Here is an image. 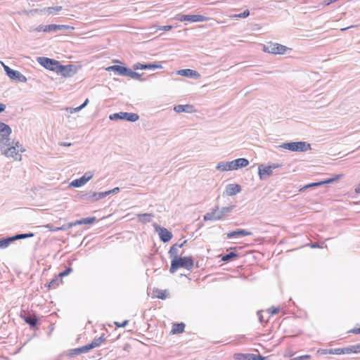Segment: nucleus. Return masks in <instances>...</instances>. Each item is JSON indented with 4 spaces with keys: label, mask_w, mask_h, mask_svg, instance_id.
Here are the masks:
<instances>
[{
    "label": "nucleus",
    "mask_w": 360,
    "mask_h": 360,
    "mask_svg": "<svg viewBox=\"0 0 360 360\" xmlns=\"http://www.w3.org/2000/svg\"><path fill=\"white\" fill-rule=\"evenodd\" d=\"M72 271V269L69 266L66 268L64 271H61L58 274V277L60 278V279L68 275H69Z\"/></svg>",
    "instance_id": "obj_44"
},
{
    "label": "nucleus",
    "mask_w": 360,
    "mask_h": 360,
    "mask_svg": "<svg viewBox=\"0 0 360 360\" xmlns=\"http://www.w3.org/2000/svg\"><path fill=\"white\" fill-rule=\"evenodd\" d=\"M46 227L51 231H65L68 229V227H67V224L63 225L61 226H54L52 224H49L46 225Z\"/></svg>",
    "instance_id": "obj_34"
},
{
    "label": "nucleus",
    "mask_w": 360,
    "mask_h": 360,
    "mask_svg": "<svg viewBox=\"0 0 360 360\" xmlns=\"http://www.w3.org/2000/svg\"><path fill=\"white\" fill-rule=\"evenodd\" d=\"M66 110L68 112L72 114L75 112H77L82 110V109L80 106H78L77 108H68Z\"/></svg>",
    "instance_id": "obj_50"
},
{
    "label": "nucleus",
    "mask_w": 360,
    "mask_h": 360,
    "mask_svg": "<svg viewBox=\"0 0 360 360\" xmlns=\"http://www.w3.org/2000/svg\"><path fill=\"white\" fill-rule=\"evenodd\" d=\"M77 197L79 200L86 201L89 202H94L100 199L103 198V195L101 192H81L78 193Z\"/></svg>",
    "instance_id": "obj_9"
},
{
    "label": "nucleus",
    "mask_w": 360,
    "mask_h": 360,
    "mask_svg": "<svg viewBox=\"0 0 360 360\" xmlns=\"http://www.w3.org/2000/svg\"><path fill=\"white\" fill-rule=\"evenodd\" d=\"M37 32H46V25H40L34 29Z\"/></svg>",
    "instance_id": "obj_51"
},
{
    "label": "nucleus",
    "mask_w": 360,
    "mask_h": 360,
    "mask_svg": "<svg viewBox=\"0 0 360 360\" xmlns=\"http://www.w3.org/2000/svg\"><path fill=\"white\" fill-rule=\"evenodd\" d=\"M279 311H280L279 307H272L271 309H269V313L271 314V315L277 314Z\"/></svg>",
    "instance_id": "obj_52"
},
{
    "label": "nucleus",
    "mask_w": 360,
    "mask_h": 360,
    "mask_svg": "<svg viewBox=\"0 0 360 360\" xmlns=\"http://www.w3.org/2000/svg\"><path fill=\"white\" fill-rule=\"evenodd\" d=\"M151 214L144 213L138 215L139 220L143 223H148L150 221Z\"/></svg>",
    "instance_id": "obj_36"
},
{
    "label": "nucleus",
    "mask_w": 360,
    "mask_h": 360,
    "mask_svg": "<svg viewBox=\"0 0 360 360\" xmlns=\"http://www.w3.org/2000/svg\"><path fill=\"white\" fill-rule=\"evenodd\" d=\"M34 234L33 233H19L13 236L14 241L20 239H25L28 238L33 237Z\"/></svg>",
    "instance_id": "obj_35"
},
{
    "label": "nucleus",
    "mask_w": 360,
    "mask_h": 360,
    "mask_svg": "<svg viewBox=\"0 0 360 360\" xmlns=\"http://www.w3.org/2000/svg\"><path fill=\"white\" fill-rule=\"evenodd\" d=\"M279 147L293 152H306L311 148V144L304 141L286 142Z\"/></svg>",
    "instance_id": "obj_4"
},
{
    "label": "nucleus",
    "mask_w": 360,
    "mask_h": 360,
    "mask_svg": "<svg viewBox=\"0 0 360 360\" xmlns=\"http://www.w3.org/2000/svg\"><path fill=\"white\" fill-rule=\"evenodd\" d=\"M177 74L188 78H192L198 79L200 77V75L198 72L191 69H181L177 72Z\"/></svg>",
    "instance_id": "obj_16"
},
{
    "label": "nucleus",
    "mask_w": 360,
    "mask_h": 360,
    "mask_svg": "<svg viewBox=\"0 0 360 360\" xmlns=\"http://www.w3.org/2000/svg\"><path fill=\"white\" fill-rule=\"evenodd\" d=\"M37 61L44 68L56 72L60 62L47 57L40 56L37 58Z\"/></svg>",
    "instance_id": "obj_7"
},
{
    "label": "nucleus",
    "mask_w": 360,
    "mask_h": 360,
    "mask_svg": "<svg viewBox=\"0 0 360 360\" xmlns=\"http://www.w3.org/2000/svg\"><path fill=\"white\" fill-rule=\"evenodd\" d=\"M257 316H258L259 322L260 323H263L264 321L263 316L262 314V311H257Z\"/></svg>",
    "instance_id": "obj_59"
},
{
    "label": "nucleus",
    "mask_w": 360,
    "mask_h": 360,
    "mask_svg": "<svg viewBox=\"0 0 360 360\" xmlns=\"http://www.w3.org/2000/svg\"><path fill=\"white\" fill-rule=\"evenodd\" d=\"M86 182L84 181V179L81 176L79 179H76L72 181L70 184V186L74 188H79L84 186Z\"/></svg>",
    "instance_id": "obj_33"
},
{
    "label": "nucleus",
    "mask_w": 360,
    "mask_h": 360,
    "mask_svg": "<svg viewBox=\"0 0 360 360\" xmlns=\"http://www.w3.org/2000/svg\"><path fill=\"white\" fill-rule=\"evenodd\" d=\"M61 282V279L59 278H53L49 283L48 287L49 288H56L59 283Z\"/></svg>",
    "instance_id": "obj_39"
},
{
    "label": "nucleus",
    "mask_w": 360,
    "mask_h": 360,
    "mask_svg": "<svg viewBox=\"0 0 360 360\" xmlns=\"http://www.w3.org/2000/svg\"><path fill=\"white\" fill-rule=\"evenodd\" d=\"M127 68H128L126 66L114 65L108 66L105 68V70L108 72H114L115 74L118 75L125 76Z\"/></svg>",
    "instance_id": "obj_19"
},
{
    "label": "nucleus",
    "mask_w": 360,
    "mask_h": 360,
    "mask_svg": "<svg viewBox=\"0 0 360 360\" xmlns=\"http://www.w3.org/2000/svg\"><path fill=\"white\" fill-rule=\"evenodd\" d=\"M1 63L2 64L3 67H4V70L6 74V75H8V74H10V72H11V70L13 69H11V68H9L8 65H5L3 62H1Z\"/></svg>",
    "instance_id": "obj_54"
},
{
    "label": "nucleus",
    "mask_w": 360,
    "mask_h": 360,
    "mask_svg": "<svg viewBox=\"0 0 360 360\" xmlns=\"http://www.w3.org/2000/svg\"><path fill=\"white\" fill-rule=\"evenodd\" d=\"M120 191L119 187H115L113 189L109 190L108 191L101 192V194L103 195V198L108 196L110 194H115Z\"/></svg>",
    "instance_id": "obj_43"
},
{
    "label": "nucleus",
    "mask_w": 360,
    "mask_h": 360,
    "mask_svg": "<svg viewBox=\"0 0 360 360\" xmlns=\"http://www.w3.org/2000/svg\"><path fill=\"white\" fill-rule=\"evenodd\" d=\"M249 160L244 158L236 159L230 162H219L216 166V169L219 171H231L237 170L240 168L247 167L249 165Z\"/></svg>",
    "instance_id": "obj_2"
},
{
    "label": "nucleus",
    "mask_w": 360,
    "mask_h": 360,
    "mask_svg": "<svg viewBox=\"0 0 360 360\" xmlns=\"http://www.w3.org/2000/svg\"><path fill=\"white\" fill-rule=\"evenodd\" d=\"M12 130L9 125L0 122V136L1 137L9 136L11 134Z\"/></svg>",
    "instance_id": "obj_24"
},
{
    "label": "nucleus",
    "mask_w": 360,
    "mask_h": 360,
    "mask_svg": "<svg viewBox=\"0 0 360 360\" xmlns=\"http://www.w3.org/2000/svg\"><path fill=\"white\" fill-rule=\"evenodd\" d=\"M14 142L11 141L9 136H4L0 139V150L2 152V149H6V148L13 146Z\"/></svg>",
    "instance_id": "obj_25"
},
{
    "label": "nucleus",
    "mask_w": 360,
    "mask_h": 360,
    "mask_svg": "<svg viewBox=\"0 0 360 360\" xmlns=\"http://www.w3.org/2000/svg\"><path fill=\"white\" fill-rule=\"evenodd\" d=\"M77 225H82V219H79V220H76L74 222H70V223H68L67 224V227H68V229L72 227V226H77Z\"/></svg>",
    "instance_id": "obj_49"
},
{
    "label": "nucleus",
    "mask_w": 360,
    "mask_h": 360,
    "mask_svg": "<svg viewBox=\"0 0 360 360\" xmlns=\"http://www.w3.org/2000/svg\"><path fill=\"white\" fill-rule=\"evenodd\" d=\"M13 242H14L13 236L0 238V249H5L8 248Z\"/></svg>",
    "instance_id": "obj_28"
},
{
    "label": "nucleus",
    "mask_w": 360,
    "mask_h": 360,
    "mask_svg": "<svg viewBox=\"0 0 360 360\" xmlns=\"http://www.w3.org/2000/svg\"><path fill=\"white\" fill-rule=\"evenodd\" d=\"M20 318L28 324L31 328L34 329L37 327L39 323V319L37 316L34 314H31L30 313H24L20 314Z\"/></svg>",
    "instance_id": "obj_12"
},
{
    "label": "nucleus",
    "mask_w": 360,
    "mask_h": 360,
    "mask_svg": "<svg viewBox=\"0 0 360 360\" xmlns=\"http://www.w3.org/2000/svg\"><path fill=\"white\" fill-rule=\"evenodd\" d=\"M6 108V105L4 103H0V113H1L2 112H4Z\"/></svg>",
    "instance_id": "obj_61"
},
{
    "label": "nucleus",
    "mask_w": 360,
    "mask_h": 360,
    "mask_svg": "<svg viewBox=\"0 0 360 360\" xmlns=\"http://www.w3.org/2000/svg\"><path fill=\"white\" fill-rule=\"evenodd\" d=\"M340 176L341 175H335L334 177L326 179L325 180L321 181V182L322 183V185L332 184L338 181Z\"/></svg>",
    "instance_id": "obj_38"
},
{
    "label": "nucleus",
    "mask_w": 360,
    "mask_h": 360,
    "mask_svg": "<svg viewBox=\"0 0 360 360\" xmlns=\"http://www.w3.org/2000/svg\"><path fill=\"white\" fill-rule=\"evenodd\" d=\"M168 254L172 259H176L180 257L178 253L177 243H175L170 248Z\"/></svg>",
    "instance_id": "obj_32"
},
{
    "label": "nucleus",
    "mask_w": 360,
    "mask_h": 360,
    "mask_svg": "<svg viewBox=\"0 0 360 360\" xmlns=\"http://www.w3.org/2000/svg\"><path fill=\"white\" fill-rule=\"evenodd\" d=\"M103 335H102L99 338H94L91 343L87 344L90 350L101 345V344L105 340Z\"/></svg>",
    "instance_id": "obj_30"
},
{
    "label": "nucleus",
    "mask_w": 360,
    "mask_h": 360,
    "mask_svg": "<svg viewBox=\"0 0 360 360\" xmlns=\"http://www.w3.org/2000/svg\"><path fill=\"white\" fill-rule=\"evenodd\" d=\"M194 267V258L192 256L181 257L172 259L169 272L174 274L179 268H185L191 271Z\"/></svg>",
    "instance_id": "obj_1"
},
{
    "label": "nucleus",
    "mask_w": 360,
    "mask_h": 360,
    "mask_svg": "<svg viewBox=\"0 0 360 360\" xmlns=\"http://www.w3.org/2000/svg\"><path fill=\"white\" fill-rule=\"evenodd\" d=\"M235 207V205H231L229 207H223L220 210L218 205H217L212 212L206 213L203 216V219L205 221L210 220H221L224 219L226 216L231 212L233 209Z\"/></svg>",
    "instance_id": "obj_3"
},
{
    "label": "nucleus",
    "mask_w": 360,
    "mask_h": 360,
    "mask_svg": "<svg viewBox=\"0 0 360 360\" xmlns=\"http://www.w3.org/2000/svg\"><path fill=\"white\" fill-rule=\"evenodd\" d=\"M328 354L340 355L343 354V351L342 348L330 349Z\"/></svg>",
    "instance_id": "obj_47"
},
{
    "label": "nucleus",
    "mask_w": 360,
    "mask_h": 360,
    "mask_svg": "<svg viewBox=\"0 0 360 360\" xmlns=\"http://www.w3.org/2000/svg\"><path fill=\"white\" fill-rule=\"evenodd\" d=\"M62 10V6H56L52 7H48L46 11L49 14H54L57 12H59Z\"/></svg>",
    "instance_id": "obj_41"
},
{
    "label": "nucleus",
    "mask_w": 360,
    "mask_h": 360,
    "mask_svg": "<svg viewBox=\"0 0 360 360\" xmlns=\"http://www.w3.org/2000/svg\"><path fill=\"white\" fill-rule=\"evenodd\" d=\"M253 354H243V353H235L233 358L236 360H252Z\"/></svg>",
    "instance_id": "obj_31"
},
{
    "label": "nucleus",
    "mask_w": 360,
    "mask_h": 360,
    "mask_svg": "<svg viewBox=\"0 0 360 360\" xmlns=\"http://www.w3.org/2000/svg\"><path fill=\"white\" fill-rule=\"evenodd\" d=\"M109 119L110 120H124L134 122L139 119V115L134 112H120L110 115Z\"/></svg>",
    "instance_id": "obj_6"
},
{
    "label": "nucleus",
    "mask_w": 360,
    "mask_h": 360,
    "mask_svg": "<svg viewBox=\"0 0 360 360\" xmlns=\"http://www.w3.org/2000/svg\"><path fill=\"white\" fill-rule=\"evenodd\" d=\"M70 27L65 25L51 24L46 25V32H56L58 30H68Z\"/></svg>",
    "instance_id": "obj_23"
},
{
    "label": "nucleus",
    "mask_w": 360,
    "mask_h": 360,
    "mask_svg": "<svg viewBox=\"0 0 360 360\" xmlns=\"http://www.w3.org/2000/svg\"><path fill=\"white\" fill-rule=\"evenodd\" d=\"M174 110L178 113H180V112L192 113L195 111L194 106L193 105H190V104L175 105L174 108Z\"/></svg>",
    "instance_id": "obj_20"
},
{
    "label": "nucleus",
    "mask_w": 360,
    "mask_h": 360,
    "mask_svg": "<svg viewBox=\"0 0 360 360\" xmlns=\"http://www.w3.org/2000/svg\"><path fill=\"white\" fill-rule=\"evenodd\" d=\"M156 231L158 232L160 239L163 243H167L172 238V233L166 228L157 226L155 227Z\"/></svg>",
    "instance_id": "obj_13"
},
{
    "label": "nucleus",
    "mask_w": 360,
    "mask_h": 360,
    "mask_svg": "<svg viewBox=\"0 0 360 360\" xmlns=\"http://www.w3.org/2000/svg\"><path fill=\"white\" fill-rule=\"evenodd\" d=\"M354 345H355V347L354 349H356V354L359 353L360 352V343Z\"/></svg>",
    "instance_id": "obj_63"
},
{
    "label": "nucleus",
    "mask_w": 360,
    "mask_h": 360,
    "mask_svg": "<svg viewBox=\"0 0 360 360\" xmlns=\"http://www.w3.org/2000/svg\"><path fill=\"white\" fill-rule=\"evenodd\" d=\"M60 146H65V147H68V146H72V143H67V142H61L59 143Z\"/></svg>",
    "instance_id": "obj_62"
},
{
    "label": "nucleus",
    "mask_w": 360,
    "mask_h": 360,
    "mask_svg": "<svg viewBox=\"0 0 360 360\" xmlns=\"http://www.w3.org/2000/svg\"><path fill=\"white\" fill-rule=\"evenodd\" d=\"M172 28V25H165L161 26L159 30H164V31H169Z\"/></svg>",
    "instance_id": "obj_57"
},
{
    "label": "nucleus",
    "mask_w": 360,
    "mask_h": 360,
    "mask_svg": "<svg viewBox=\"0 0 360 360\" xmlns=\"http://www.w3.org/2000/svg\"><path fill=\"white\" fill-rule=\"evenodd\" d=\"M94 174L91 172H86L82 177L84 179V181L87 183L92 177Z\"/></svg>",
    "instance_id": "obj_48"
},
{
    "label": "nucleus",
    "mask_w": 360,
    "mask_h": 360,
    "mask_svg": "<svg viewBox=\"0 0 360 360\" xmlns=\"http://www.w3.org/2000/svg\"><path fill=\"white\" fill-rule=\"evenodd\" d=\"M238 257H239L238 253H237L236 252H231L228 254L221 255V261L225 262H229L231 261H233Z\"/></svg>",
    "instance_id": "obj_29"
},
{
    "label": "nucleus",
    "mask_w": 360,
    "mask_h": 360,
    "mask_svg": "<svg viewBox=\"0 0 360 360\" xmlns=\"http://www.w3.org/2000/svg\"><path fill=\"white\" fill-rule=\"evenodd\" d=\"M252 234V233L249 231H247L245 229H238L235 231L229 232L226 234V236H227V238L231 239L233 238H240V237L246 236H251Z\"/></svg>",
    "instance_id": "obj_18"
},
{
    "label": "nucleus",
    "mask_w": 360,
    "mask_h": 360,
    "mask_svg": "<svg viewBox=\"0 0 360 360\" xmlns=\"http://www.w3.org/2000/svg\"><path fill=\"white\" fill-rule=\"evenodd\" d=\"M162 65L160 63H136L133 65L134 70H155V69H162Z\"/></svg>",
    "instance_id": "obj_14"
},
{
    "label": "nucleus",
    "mask_w": 360,
    "mask_h": 360,
    "mask_svg": "<svg viewBox=\"0 0 360 360\" xmlns=\"http://www.w3.org/2000/svg\"><path fill=\"white\" fill-rule=\"evenodd\" d=\"M250 15V11L245 9L243 12L234 15L235 18H245Z\"/></svg>",
    "instance_id": "obj_46"
},
{
    "label": "nucleus",
    "mask_w": 360,
    "mask_h": 360,
    "mask_svg": "<svg viewBox=\"0 0 360 360\" xmlns=\"http://www.w3.org/2000/svg\"><path fill=\"white\" fill-rule=\"evenodd\" d=\"M21 145H20L19 142H16L15 146H11L6 149H2L1 153L6 156L7 158H12L14 160H21V154L19 153L22 152Z\"/></svg>",
    "instance_id": "obj_5"
},
{
    "label": "nucleus",
    "mask_w": 360,
    "mask_h": 360,
    "mask_svg": "<svg viewBox=\"0 0 360 360\" xmlns=\"http://www.w3.org/2000/svg\"><path fill=\"white\" fill-rule=\"evenodd\" d=\"M89 103V100L88 98H86L84 101V103L82 105H80L79 106L82 108V109H83L88 105Z\"/></svg>",
    "instance_id": "obj_60"
},
{
    "label": "nucleus",
    "mask_w": 360,
    "mask_h": 360,
    "mask_svg": "<svg viewBox=\"0 0 360 360\" xmlns=\"http://www.w3.org/2000/svg\"><path fill=\"white\" fill-rule=\"evenodd\" d=\"M141 75H142L141 74L134 72L129 68H127V72L125 75V76L129 77L134 79H136V80L141 81V82L145 81L146 79L142 78Z\"/></svg>",
    "instance_id": "obj_26"
},
{
    "label": "nucleus",
    "mask_w": 360,
    "mask_h": 360,
    "mask_svg": "<svg viewBox=\"0 0 360 360\" xmlns=\"http://www.w3.org/2000/svg\"><path fill=\"white\" fill-rule=\"evenodd\" d=\"M288 49H289V48H288L285 46L273 42H269L266 45H264L263 47V51L264 52L275 55L284 54Z\"/></svg>",
    "instance_id": "obj_8"
},
{
    "label": "nucleus",
    "mask_w": 360,
    "mask_h": 360,
    "mask_svg": "<svg viewBox=\"0 0 360 360\" xmlns=\"http://www.w3.org/2000/svg\"><path fill=\"white\" fill-rule=\"evenodd\" d=\"M320 186H322V183L321 182V181H317V182H313V183H310V184L305 185L302 188H300V191H305L307 188H311V187H318Z\"/></svg>",
    "instance_id": "obj_40"
},
{
    "label": "nucleus",
    "mask_w": 360,
    "mask_h": 360,
    "mask_svg": "<svg viewBox=\"0 0 360 360\" xmlns=\"http://www.w3.org/2000/svg\"><path fill=\"white\" fill-rule=\"evenodd\" d=\"M241 186L239 184H229L226 185L224 195L226 194V195L229 196L235 195L237 193H240L241 191Z\"/></svg>",
    "instance_id": "obj_17"
},
{
    "label": "nucleus",
    "mask_w": 360,
    "mask_h": 360,
    "mask_svg": "<svg viewBox=\"0 0 360 360\" xmlns=\"http://www.w3.org/2000/svg\"><path fill=\"white\" fill-rule=\"evenodd\" d=\"M154 292L156 293L155 296L160 300H165L167 297V290L156 289Z\"/></svg>",
    "instance_id": "obj_37"
},
{
    "label": "nucleus",
    "mask_w": 360,
    "mask_h": 360,
    "mask_svg": "<svg viewBox=\"0 0 360 360\" xmlns=\"http://www.w3.org/2000/svg\"><path fill=\"white\" fill-rule=\"evenodd\" d=\"M309 358H310L309 355H304V356H300L298 357L291 359V360H304V359H309Z\"/></svg>",
    "instance_id": "obj_56"
},
{
    "label": "nucleus",
    "mask_w": 360,
    "mask_h": 360,
    "mask_svg": "<svg viewBox=\"0 0 360 360\" xmlns=\"http://www.w3.org/2000/svg\"><path fill=\"white\" fill-rule=\"evenodd\" d=\"M354 347H355V345H352V346L348 347L342 348V351H343V354H351V353H355L356 354V349H354Z\"/></svg>",
    "instance_id": "obj_45"
},
{
    "label": "nucleus",
    "mask_w": 360,
    "mask_h": 360,
    "mask_svg": "<svg viewBox=\"0 0 360 360\" xmlns=\"http://www.w3.org/2000/svg\"><path fill=\"white\" fill-rule=\"evenodd\" d=\"M82 224H91L96 221V217L82 218Z\"/></svg>",
    "instance_id": "obj_42"
},
{
    "label": "nucleus",
    "mask_w": 360,
    "mask_h": 360,
    "mask_svg": "<svg viewBox=\"0 0 360 360\" xmlns=\"http://www.w3.org/2000/svg\"><path fill=\"white\" fill-rule=\"evenodd\" d=\"M56 73L64 77H70L77 73V68L74 65H63L60 63Z\"/></svg>",
    "instance_id": "obj_10"
},
{
    "label": "nucleus",
    "mask_w": 360,
    "mask_h": 360,
    "mask_svg": "<svg viewBox=\"0 0 360 360\" xmlns=\"http://www.w3.org/2000/svg\"><path fill=\"white\" fill-rule=\"evenodd\" d=\"M355 192L356 193H360V183L358 184L357 187L355 188Z\"/></svg>",
    "instance_id": "obj_64"
},
{
    "label": "nucleus",
    "mask_w": 360,
    "mask_h": 360,
    "mask_svg": "<svg viewBox=\"0 0 360 360\" xmlns=\"http://www.w3.org/2000/svg\"><path fill=\"white\" fill-rule=\"evenodd\" d=\"M7 76L12 80L18 81L20 82H27L26 77L18 70H12L10 74H8Z\"/></svg>",
    "instance_id": "obj_21"
},
{
    "label": "nucleus",
    "mask_w": 360,
    "mask_h": 360,
    "mask_svg": "<svg viewBox=\"0 0 360 360\" xmlns=\"http://www.w3.org/2000/svg\"><path fill=\"white\" fill-rule=\"evenodd\" d=\"M273 174L271 167L269 166H265L264 165H259L258 167V174L260 180H265L268 176H270Z\"/></svg>",
    "instance_id": "obj_15"
},
{
    "label": "nucleus",
    "mask_w": 360,
    "mask_h": 360,
    "mask_svg": "<svg viewBox=\"0 0 360 360\" xmlns=\"http://www.w3.org/2000/svg\"><path fill=\"white\" fill-rule=\"evenodd\" d=\"M176 20L184 22V21H188V22H203L206 20L207 18L202 15H184V14H179L176 15Z\"/></svg>",
    "instance_id": "obj_11"
},
{
    "label": "nucleus",
    "mask_w": 360,
    "mask_h": 360,
    "mask_svg": "<svg viewBox=\"0 0 360 360\" xmlns=\"http://www.w3.org/2000/svg\"><path fill=\"white\" fill-rule=\"evenodd\" d=\"M129 323V321L128 320H124L123 322L122 323H119V322H115V324L116 325L117 327H125Z\"/></svg>",
    "instance_id": "obj_53"
},
{
    "label": "nucleus",
    "mask_w": 360,
    "mask_h": 360,
    "mask_svg": "<svg viewBox=\"0 0 360 360\" xmlns=\"http://www.w3.org/2000/svg\"><path fill=\"white\" fill-rule=\"evenodd\" d=\"M253 359L252 360H265L266 357L262 356L261 354H252Z\"/></svg>",
    "instance_id": "obj_55"
},
{
    "label": "nucleus",
    "mask_w": 360,
    "mask_h": 360,
    "mask_svg": "<svg viewBox=\"0 0 360 360\" xmlns=\"http://www.w3.org/2000/svg\"><path fill=\"white\" fill-rule=\"evenodd\" d=\"M185 324L184 323H174L172 326V328L171 333L172 334H179L184 332L185 328Z\"/></svg>",
    "instance_id": "obj_27"
},
{
    "label": "nucleus",
    "mask_w": 360,
    "mask_h": 360,
    "mask_svg": "<svg viewBox=\"0 0 360 360\" xmlns=\"http://www.w3.org/2000/svg\"><path fill=\"white\" fill-rule=\"evenodd\" d=\"M348 333H352L354 334H360V327L358 328H353L348 331Z\"/></svg>",
    "instance_id": "obj_58"
},
{
    "label": "nucleus",
    "mask_w": 360,
    "mask_h": 360,
    "mask_svg": "<svg viewBox=\"0 0 360 360\" xmlns=\"http://www.w3.org/2000/svg\"><path fill=\"white\" fill-rule=\"evenodd\" d=\"M89 351H90V349H89L88 345H86L82 347L75 348V349L70 350L68 356L70 357H72L75 355H79L82 353H86Z\"/></svg>",
    "instance_id": "obj_22"
}]
</instances>
